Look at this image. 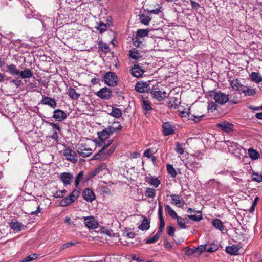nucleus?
Masks as SVG:
<instances>
[{
	"mask_svg": "<svg viewBox=\"0 0 262 262\" xmlns=\"http://www.w3.org/2000/svg\"><path fill=\"white\" fill-rule=\"evenodd\" d=\"M95 144L90 139L81 140L77 145V151L79 156L85 158L92 155L96 149Z\"/></svg>",
	"mask_w": 262,
	"mask_h": 262,
	"instance_id": "1",
	"label": "nucleus"
},
{
	"mask_svg": "<svg viewBox=\"0 0 262 262\" xmlns=\"http://www.w3.org/2000/svg\"><path fill=\"white\" fill-rule=\"evenodd\" d=\"M116 146L113 144L108 149L107 153L104 154L106 147H102L97 153L95 154L92 158V160H97L103 161L107 159L115 151Z\"/></svg>",
	"mask_w": 262,
	"mask_h": 262,
	"instance_id": "2",
	"label": "nucleus"
},
{
	"mask_svg": "<svg viewBox=\"0 0 262 262\" xmlns=\"http://www.w3.org/2000/svg\"><path fill=\"white\" fill-rule=\"evenodd\" d=\"M150 94L153 98L159 101H163L166 97V92L159 86H154L151 90Z\"/></svg>",
	"mask_w": 262,
	"mask_h": 262,
	"instance_id": "3",
	"label": "nucleus"
},
{
	"mask_svg": "<svg viewBox=\"0 0 262 262\" xmlns=\"http://www.w3.org/2000/svg\"><path fill=\"white\" fill-rule=\"evenodd\" d=\"M104 80L107 85L114 86L117 85L118 78L115 73L108 72L104 76Z\"/></svg>",
	"mask_w": 262,
	"mask_h": 262,
	"instance_id": "4",
	"label": "nucleus"
},
{
	"mask_svg": "<svg viewBox=\"0 0 262 262\" xmlns=\"http://www.w3.org/2000/svg\"><path fill=\"white\" fill-rule=\"evenodd\" d=\"M40 212V205L36 201L30 202L26 208V213L28 214H37Z\"/></svg>",
	"mask_w": 262,
	"mask_h": 262,
	"instance_id": "5",
	"label": "nucleus"
},
{
	"mask_svg": "<svg viewBox=\"0 0 262 262\" xmlns=\"http://www.w3.org/2000/svg\"><path fill=\"white\" fill-rule=\"evenodd\" d=\"M85 226L90 229H95L98 227L99 224L93 216L83 217Z\"/></svg>",
	"mask_w": 262,
	"mask_h": 262,
	"instance_id": "6",
	"label": "nucleus"
},
{
	"mask_svg": "<svg viewBox=\"0 0 262 262\" xmlns=\"http://www.w3.org/2000/svg\"><path fill=\"white\" fill-rule=\"evenodd\" d=\"M62 152L63 155L66 157L68 160L73 163H75L77 162V155L74 151L70 148H66Z\"/></svg>",
	"mask_w": 262,
	"mask_h": 262,
	"instance_id": "7",
	"label": "nucleus"
},
{
	"mask_svg": "<svg viewBox=\"0 0 262 262\" xmlns=\"http://www.w3.org/2000/svg\"><path fill=\"white\" fill-rule=\"evenodd\" d=\"M187 212L190 214V215H187L188 217L193 221L199 222L202 219V214L201 211H196L192 208H189Z\"/></svg>",
	"mask_w": 262,
	"mask_h": 262,
	"instance_id": "8",
	"label": "nucleus"
},
{
	"mask_svg": "<svg viewBox=\"0 0 262 262\" xmlns=\"http://www.w3.org/2000/svg\"><path fill=\"white\" fill-rule=\"evenodd\" d=\"M214 99L216 103L223 105L229 101V95L221 92L217 93L214 96Z\"/></svg>",
	"mask_w": 262,
	"mask_h": 262,
	"instance_id": "9",
	"label": "nucleus"
},
{
	"mask_svg": "<svg viewBox=\"0 0 262 262\" xmlns=\"http://www.w3.org/2000/svg\"><path fill=\"white\" fill-rule=\"evenodd\" d=\"M96 95L101 99L107 100L111 97L112 91L110 89L105 87L98 91Z\"/></svg>",
	"mask_w": 262,
	"mask_h": 262,
	"instance_id": "10",
	"label": "nucleus"
},
{
	"mask_svg": "<svg viewBox=\"0 0 262 262\" xmlns=\"http://www.w3.org/2000/svg\"><path fill=\"white\" fill-rule=\"evenodd\" d=\"M52 117L57 121L61 122L67 117L66 113L61 110L56 109L54 111Z\"/></svg>",
	"mask_w": 262,
	"mask_h": 262,
	"instance_id": "11",
	"label": "nucleus"
},
{
	"mask_svg": "<svg viewBox=\"0 0 262 262\" xmlns=\"http://www.w3.org/2000/svg\"><path fill=\"white\" fill-rule=\"evenodd\" d=\"M59 177L65 186L70 185L73 179V176L70 172H64L61 173Z\"/></svg>",
	"mask_w": 262,
	"mask_h": 262,
	"instance_id": "12",
	"label": "nucleus"
},
{
	"mask_svg": "<svg viewBox=\"0 0 262 262\" xmlns=\"http://www.w3.org/2000/svg\"><path fill=\"white\" fill-rule=\"evenodd\" d=\"M82 197L86 201L92 202L96 199L94 192L90 188H86L82 191Z\"/></svg>",
	"mask_w": 262,
	"mask_h": 262,
	"instance_id": "13",
	"label": "nucleus"
},
{
	"mask_svg": "<svg viewBox=\"0 0 262 262\" xmlns=\"http://www.w3.org/2000/svg\"><path fill=\"white\" fill-rule=\"evenodd\" d=\"M135 90L140 93H146L150 91V88L147 82H138L135 85Z\"/></svg>",
	"mask_w": 262,
	"mask_h": 262,
	"instance_id": "14",
	"label": "nucleus"
},
{
	"mask_svg": "<svg viewBox=\"0 0 262 262\" xmlns=\"http://www.w3.org/2000/svg\"><path fill=\"white\" fill-rule=\"evenodd\" d=\"M170 197L171 198V203L178 207L182 208L184 206V201L183 199H181V195L172 194L170 195Z\"/></svg>",
	"mask_w": 262,
	"mask_h": 262,
	"instance_id": "15",
	"label": "nucleus"
},
{
	"mask_svg": "<svg viewBox=\"0 0 262 262\" xmlns=\"http://www.w3.org/2000/svg\"><path fill=\"white\" fill-rule=\"evenodd\" d=\"M216 126L217 127L220 128L222 131L226 133H230L233 128V125L227 121L217 123Z\"/></svg>",
	"mask_w": 262,
	"mask_h": 262,
	"instance_id": "16",
	"label": "nucleus"
},
{
	"mask_svg": "<svg viewBox=\"0 0 262 262\" xmlns=\"http://www.w3.org/2000/svg\"><path fill=\"white\" fill-rule=\"evenodd\" d=\"M130 71L133 76L137 78L142 76L145 72V71L141 69L137 64H134V65L132 67Z\"/></svg>",
	"mask_w": 262,
	"mask_h": 262,
	"instance_id": "17",
	"label": "nucleus"
},
{
	"mask_svg": "<svg viewBox=\"0 0 262 262\" xmlns=\"http://www.w3.org/2000/svg\"><path fill=\"white\" fill-rule=\"evenodd\" d=\"M41 103L45 105H47L52 108H55L56 107V102L54 99L48 97L43 96L41 101Z\"/></svg>",
	"mask_w": 262,
	"mask_h": 262,
	"instance_id": "18",
	"label": "nucleus"
},
{
	"mask_svg": "<svg viewBox=\"0 0 262 262\" xmlns=\"http://www.w3.org/2000/svg\"><path fill=\"white\" fill-rule=\"evenodd\" d=\"M163 133L165 136L172 135L174 133L173 126L168 122H165L162 125Z\"/></svg>",
	"mask_w": 262,
	"mask_h": 262,
	"instance_id": "19",
	"label": "nucleus"
},
{
	"mask_svg": "<svg viewBox=\"0 0 262 262\" xmlns=\"http://www.w3.org/2000/svg\"><path fill=\"white\" fill-rule=\"evenodd\" d=\"M186 168L190 170L194 171L201 167V164L196 161H188L185 164Z\"/></svg>",
	"mask_w": 262,
	"mask_h": 262,
	"instance_id": "20",
	"label": "nucleus"
},
{
	"mask_svg": "<svg viewBox=\"0 0 262 262\" xmlns=\"http://www.w3.org/2000/svg\"><path fill=\"white\" fill-rule=\"evenodd\" d=\"M10 227L16 232L20 231L23 229L24 225L22 223H19L16 220H12L9 223Z\"/></svg>",
	"mask_w": 262,
	"mask_h": 262,
	"instance_id": "21",
	"label": "nucleus"
},
{
	"mask_svg": "<svg viewBox=\"0 0 262 262\" xmlns=\"http://www.w3.org/2000/svg\"><path fill=\"white\" fill-rule=\"evenodd\" d=\"M230 85L233 90L235 91H242L244 85L241 84L239 80L237 79H234L229 81Z\"/></svg>",
	"mask_w": 262,
	"mask_h": 262,
	"instance_id": "22",
	"label": "nucleus"
},
{
	"mask_svg": "<svg viewBox=\"0 0 262 262\" xmlns=\"http://www.w3.org/2000/svg\"><path fill=\"white\" fill-rule=\"evenodd\" d=\"M212 225L215 228L221 232H223L226 230V227L223 225V222L219 219H213L212 221Z\"/></svg>",
	"mask_w": 262,
	"mask_h": 262,
	"instance_id": "23",
	"label": "nucleus"
},
{
	"mask_svg": "<svg viewBox=\"0 0 262 262\" xmlns=\"http://www.w3.org/2000/svg\"><path fill=\"white\" fill-rule=\"evenodd\" d=\"M239 250V246L237 245H233L232 246H228L226 248V251L227 253L232 255H238V252Z\"/></svg>",
	"mask_w": 262,
	"mask_h": 262,
	"instance_id": "24",
	"label": "nucleus"
},
{
	"mask_svg": "<svg viewBox=\"0 0 262 262\" xmlns=\"http://www.w3.org/2000/svg\"><path fill=\"white\" fill-rule=\"evenodd\" d=\"M145 180L146 182L156 188L158 187L161 183L160 181L158 178H155L152 177H146Z\"/></svg>",
	"mask_w": 262,
	"mask_h": 262,
	"instance_id": "25",
	"label": "nucleus"
},
{
	"mask_svg": "<svg viewBox=\"0 0 262 262\" xmlns=\"http://www.w3.org/2000/svg\"><path fill=\"white\" fill-rule=\"evenodd\" d=\"M98 49L99 52H103L105 54L110 51V48L108 45L102 41H100L98 42Z\"/></svg>",
	"mask_w": 262,
	"mask_h": 262,
	"instance_id": "26",
	"label": "nucleus"
},
{
	"mask_svg": "<svg viewBox=\"0 0 262 262\" xmlns=\"http://www.w3.org/2000/svg\"><path fill=\"white\" fill-rule=\"evenodd\" d=\"M165 211L166 214L169 215L172 219H175L177 217V213L169 205L165 206Z\"/></svg>",
	"mask_w": 262,
	"mask_h": 262,
	"instance_id": "27",
	"label": "nucleus"
},
{
	"mask_svg": "<svg viewBox=\"0 0 262 262\" xmlns=\"http://www.w3.org/2000/svg\"><path fill=\"white\" fill-rule=\"evenodd\" d=\"M250 77L252 81L256 83L262 82V76L259 73L252 72L250 75Z\"/></svg>",
	"mask_w": 262,
	"mask_h": 262,
	"instance_id": "28",
	"label": "nucleus"
},
{
	"mask_svg": "<svg viewBox=\"0 0 262 262\" xmlns=\"http://www.w3.org/2000/svg\"><path fill=\"white\" fill-rule=\"evenodd\" d=\"M6 68L9 73L13 76H16L19 74L20 71L17 69L16 66L14 64L7 65Z\"/></svg>",
	"mask_w": 262,
	"mask_h": 262,
	"instance_id": "29",
	"label": "nucleus"
},
{
	"mask_svg": "<svg viewBox=\"0 0 262 262\" xmlns=\"http://www.w3.org/2000/svg\"><path fill=\"white\" fill-rule=\"evenodd\" d=\"M189 119L193 120L195 122H199L201 118L204 117V114L202 113L191 114L190 112L188 114Z\"/></svg>",
	"mask_w": 262,
	"mask_h": 262,
	"instance_id": "30",
	"label": "nucleus"
},
{
	"mask_svg": "<svg viewBox=\"0 0 262 262\" xmlns=\"http://www.w3.org/2000/svg\"><path fill=\"white\" fill-rule=\"evenodd\" d=\"M99 138L102 141H106L111 135L107 128L104 129L102 131L98 133Z\"/></svg>",
	"mask_w": 262,
	"mask_h": 262,
	"instance_id": "31",
	"label": "nucleus"
},
{
	"mask_svg": "<svg viewBox=\"0 0 262 262\" xmlns=\"http://www.w3.org/2000/svg\"><path fill=\"white\" fill-rule=\"evenodd\" d=\"M170 100L168 102V105L169 107L170 108H177L178 107V105L180 104V102L179 100V99L177 97H170Z\"/></svg>",
	"mask_w": 262,
	"mask_h": 262,
	"instance_id": "32",
	"label": "nucleus"
},
{
	"mask_svg": "<svg viewBox=\"0 0 262 262\" xmlns=\"http://www.w3.org/2000/svg\"><path fill=\"white\" fill-rule=\"evenodd\" d=\"M68 94L69 96L72 99L77 100L80 97V94L78 93L76 90L72 87L68 88Z\"/></svg>",
	"mask_w": 262,
	"mask_h": 262,
	"instance_id": "33",
	"label": "nucleus"
},
{
	"mask_svg": "<svg viewBox=\"0 0 262 262\" xmlns=\"http://www.w3.org/2000/svg\"><path fill=\"white\" fill-rule=\"evenodd\" d=\"M242 91L243 93L244 94L245 96H254L255 93L256 91L255 89H251L249 87L246 86L244 85L243 86V89L242 90Z\"/></svg>",
	"mask_w": 262,
	"mask_h": 262,
	"instance_id": "34",
	"label": "nucleus"
},
{
	"mask_svg": "<svg viewBox=\"0 0 262 262\" xmlns=\"http://www.w3.org/2000/svg\"><path fill=\"white\" fill-rule=\"evenodd\" d=\"M108 114L115 118H119L122 116V113L121 109L112 107V111Z\"/></svg>",
	"mask_w": 262,
	"mask_h": 262,
	"instance_id": "35",
	"label": "nucleus"
},
{
	"mask_svg": "<svg viewBox=\"0 0 262 262\" xmlns=\"http://www.w3.org/2000/svg\"><path fill=\"white\" fill-rule=\"evenodd\" d=\"M20 77L23 79L29 78L32 76L33 73L29 69H26L19 73Z\"/></svg>",
	"mask_w": 262,
	"mask_h": 262,
	"instance_id": "36",
	"label": "nucleus"
},
{
	"mask_svg": "<svg viewBox=\"0 0 262 262\" xmlns=\"http://www.w3.org/2000/svg\"><path fill=\"white\" fill-rule=\"evenodd\" d=\"M74 201L73 200V199L70 198V195L68 196H67L63 199H62L60 202V206L62 207H66L72 203H73Z\"/></svg>",
	"mask_w": 262,
	"mask_h": 262,
	"instance_id": "37",
	"label": "nucleus"
},
{
	"mask_svg": "<svg viewBox=\"0 0 262 262\" xmlns=\"http://www.w3.org/2000/svg\"><path fill=\"white\" fill-rule=\"evenodd\" d=\"M150 227V223L146 217H144L141 225L139 226V228L142 230H147Z\"/></svg>",
	"mask_w": 262,
	"mask_h": 262,
	"instance_id": "38",
	"label": "nucleus"
},
{
	"mask_svg": "<svg viewBox=\"0 0 262 262\" xmlns=\"http://www.w3.org/2000/svg\"><path fill=\"white\" fill-rule=\"evenodd\" d=\"M175 219L177 220V224L181 229H186L187 228L186 224L187 222H186V219L182 218L178 215L177 217Z\"/></svg>",
	"mask_w": 262,
	"mask_h": 262,
	"instance_id": "39",
	"label": "nucleus"
},
{
	"mask_svg": "<svg viewBox=\"0 0 262 262\" xmlns=\"http://www.w3.org/2000/svg\"><path fill=\"white\" fill-rule=\"evenodd\" d=\"M248 152L249 156L253 160L257 159L260 156L259 152L252 148L248 149Z\"/></svg>",
	"mask_w": 262,
	"mask_h": 262,
	"instance_id": "40",
	"label": "nucleus"
},
{
	"mask_svg": "<svg viewBox=\"0 0 262 262\" xmlns=\"http://www.w3.org/2000/svg\"><path fill=\"white\" fill-rule=\"evenodd\" d=\"M149 30L147 29H138L136 32L137 36L140 38L146 37L148 35Z\"/></svg>",
	"mask_w": 262,
	"mask_h": 262,
	"instance_id": "41",
	"label": "nucleus"
},
{
	"mask_svg": "<svg viewBox=\"0 0 262 262\" xmlns=\"http://www.w3.org/2000/svg\"><path fill=\"white\" fill-rule=\"evenodd\" d=\"M166 169L168 173L170 175L171 177L173 178L176 177L177 173L172 165L167 164L166 165Z\"/></svg>",
	"mask_w": 262,
	"mask_h": 262,
	"instance_id": "42",
	"label": "nucleus"
},
{
	"mask_svg": "<svg viewBox=\"0 0 262 262\" xmlns=\"http://www.w3.org/2000/svg\"><path fill=\"white\" fill-rule=\"evenodd\" d=\"M185 249H186L185 254L186 255L190 256V255H194L195 256H199L198 255V251H197L196 247H194L191 248L189 247H186Z\"/></svg>",
	"mask_w": 262,
	"mask_h": 262,
	"instance_id": "43",
	"label": "nucleus"
},
{
	"mask_svg": "<svg viewBox=\"0 0 262 262\" xmlns=\"http://www.w3.org/2000/svg\"><path fill=\"white\" fill-rule=\"evenodd\" d=\"M139 19L142 24L145 25H148L151 18L149 16H146L144 14H141L140 15Z\"/></svg>",
	"mask_w": 262,
	"mask_h": 262,
	"instance_id": "44",
	"label": "nucleus"
},
{
	"mask_svg": "<svg viewBox=\"0 0 262 262\" xmlns=\"http://www.w3.org/2000/svg\"><path fill=\"white\" fill-rule=\"evenodd\" d=\"M129 55L132 58L136 60H137L141 57V55H140L139 51L135 49L130 50L129 51Z\"/></svg>",
	"mask_w": 262,
	"mask_h": 262,
	"instance_id": "45",
	"label": "nucleus"
},
{
	"mask_svg": "<svg viewBox=\"0 0 262 262\" xmlns=\"http://www.w3.org/2000/svg\"><path fill=\"white\" fill-rule=\"evenodd\" d=\"M162 235V233H160L159 232H157L155 235L154 236H152V237H150V238H149L148 239H147L146 242V243L147 244H152V243H154L155 242H156V241H157L160 237Z\"/></svg>",
	"mask_w": 262,
	"mask_h": 262,
	"instance_id": "46",
	"label": "nucleus"
},
{
	"mask_svg": "<svg viewBox=\"0 0 262 262\" xmlns=\"http://www.w3.org/2000/svg\"><path fill=\"white\" fill-rule=\"evenodd\" d=\"M158 217L160 220V225L158 231L162 234L164 231L165 223L163 215H158Z\"/></svg>",
	"mask_w": 262,
	"mask_h": 262,
	"instance_id": "47",
	"label": "nucleus"
},
{
	"mask_svg": "<svg viewBox=\"0 0 262 262\" xmlns=\"http://www.w3.org/2000/svg\"><path fill=\"white\" fill-rule=\"evenodd\" d=\"M122 129V126L120 124H118L117 128H115V126H110L107 127V129L109 132L110 135L113 134L114 133L116 132L118 130H121Z\"/></svg>",
	"mask_w": 262,
	"mask_h": 262,
	"instance_id": "48",
	"label": "nucleus"
},
{
	"mask_svg": "<svg viewBox=\"0 0 262 262\" xmlns=\"http://www.w3.org/2000/svg\"><path fill=\"white\" fill-rule=\"evenodd\" d=\"M252 180L254 181L259 183L262 182V174H259L258 172H255L254 171H253L252 173Z\"/></svg>",
	"mask_w": 262,
	"mask_h": 262,
	"instance_id": "49",
	"label": "nucleus"
},
{
	"mask_svg": "<svg viewBox=\"0 0 262 262\" xmlns=\"http://www.w3.org/2000/svg\"><path fill=\"white\" fill-rule=\"evenodd\" d=\"M145 195L148 198H153L156 195V190L152 188H147L145 192Z\"/></svg>",
	"mask_w": 262,
	"mask_h": 262,
	"instance_id": "50",
	"label": "nucleus"
},
{
	"mask_svg": "<svg viewBox=\"0 0 262 262\" xmlns=\"http://www.w3.org/2000/svg\"><path fill=\"white\" fill-rule=\"evenodd\" d=\"M83 173H84L83 171H81L78 173V174L76 176L75 180V186L76 187H78V185L79 184L80 182L82 179L83 176Z\"/></svg>",
	"mask_w": 262,
	"mask_h": 262,
	"instance_id": "51",
	"label": "nucleus"
},
{
	"mask_svg": "<svg viewBox=\"0 0 262 262\" xmlns=\"http://www.w3.org/2000/svg\"><path fill=\"white\" fill-rule=\"evenodd\" d=\"M176 147L175 149L176 151L180 155L184 154V148H183V144L179 142H176Z\"/></svg>",
	"mask_w": 262,
	"mask_h": 262,
	"instance_id": "52",
	"label": "nucleus"
},
{
	"mask_svg": "<svg viewBox=\"0 0 262 262\" xmlns=\"http://www.w3.org/2000/svg\"><path fill=\"white\" fill-rule=\"evenodd\" d=\"M142 107L143 110L146 111L147 112L148 111H150L152 109L151 105L149 101L145 100H143V101Z\"/></svg>",
	"mask_w": 262,
	"mask_h": 262,
	"instance_id": "53",
	"label": "nucleus"
},
{
	"mask_svg": "<svg viewBox=\"0 0 262 262\" xmlns=\"http://www.w3.org/2000/svg\"><path fill=\"white\" fill-rule=\"evenodd\" d=\"M140 38V37L137 36V35L134 38H133V43L136 47H139L142 43V41L141 40Z\"/></svg>",
	"mask_w": 262,
	"mask_h": 262,
	"instance_id": "54",
	"label": "nucleus"
},
{
	"mask_svg": "<svg viewBox=\"0 0 262 262\" xmlns=\"http://www.w3.org/2000/svg\"><path fill=\"white\" fill-rule=\"evenodd\" d=\"M80 191L77 189L73 190L70 194V198H71L74 201H75L80 194Z\"/></svg>",
	"mask_w": 262,
	"mask_h": 262,
	"instance_id": "55",
	"label": "nucleus"
},
{
	"mask_svg": "<svg viewBox=\"0 0 262 262\" xmlns=\"http://www.w3.org/2000/svg\"><path fill=\"white\" fill-rule=\"evenodd\" d=\"M196 249L198 251V255H201L204 251H206L207 245H201L197 247Z\"/></svg>",
	"mask_w": 262,
	"mask_h": 262,
	"instance_id": "56",
	"label": "nucleus"
},
{
	"mask_svg": "<svg viewBox=\"0 0 262 262\" xmlns=\"http://www.w3.org/2000/svg\"><path fill=\"white\" fill-rule=\"evenodd\" d=\"M97 28L99 31V32L100 33H102L106 30L107 26L105 24L102 22H100Z\"/></svg>",
	"mask_w": 262,
	"mask_h": 262,
	"instance_id": "57",
	"label": "nucleus"
},
{
	"mask_svg": "<svg viewBox=\"0 0 262 262\" xmlns=\"http://www.w3.org/2000/svg\"><path fill=\"white\" fill-rule=\"evenodd\" d=\"M154 153V149L150 148L145 150V151L144 152V156L147 157V158H150L152 156Z\"/></svg>",
	"mask_w": 262,
	"mask_h": 262,
	"instance_id": "58",
	"label": "nucleus"
},
{
	"mask_svg": "<svg viewBox=\"0 0 262 262\" xmlns=\"http://www.w3.org/2000/svg\"><path fill=\"white\" fill-rule=\"evenodd\" d=\"M37 257L36 254H32L25 257L23 260V262H29L35 259Z\"/></svg>",
	"mask_w": 262,
	"mask_h": 262,
	"instance_id": "59",
	"label": "nucleus"
},
{
	"mask_svg": "<svg viewBox=\"0 0 262 262\" xmlns=\"http://www.w3.org/2000/svg\"><path fill=\"white\" fill-rule=\"evenodd\" d=\"M218 246L217 245L213 244L211 245L210 247H207L206 251L210 253H213L216 251L218 249Z\"/></svg>",
	"mask_w": 262,
	"mask_h": 262,
	"instance_id": "60",
	"label": "nucleus"
},
{
	"mask_svg": "<svg viewBox=\"0 0 262 262\" xmlns=\"http://www.w3.org/2000/svg\"><path fill=\"white\" fill-rule=\"evenodd\" d=\"M66 192L67 191L65 189L57 191L54 194V196L56 198H62L66 193Z\"/></svg>",
	"mask_w": 262,
	"mask_h": 262,
	"instance_id": "61",
	"label": "nucleus"
},
{
	"mask_svg": "<svg viewBox=\"0 0 262 262\" xmlns=\"http://www.w3.org/2000/svg\"><path fill=\"white\" fill-rule=\"evenodd\" d=\"M167 234L169 236L173 237L174 235V231H175L174 227L171 226H170L167 227Z\"/></svg>",
	"mask_w": 262,
	"mask_h": 262,
	"instance_id": "62",
	"label": "nucleus"
},
{
	"mask_svg": "<svg viewBox=\"0 0 262 262\" xmlns=\"http://www.w3.org/2000/svg\"><path fill=\"white\" fill-rule=\"evenodd\" d=\"M74 244V243H73L72 242H68V243H65L61 245V246L60 247V250H64L66 249H67V248L70 247L71 246H73Z\"/></svg>",
	"mask_w": 262,
	"mask_h": 262,
	"instance_id": "63",
	"label": "nucleus"
},
{
	"mask_svg": "<svg viewBox=\"0 0 262 262\" xmlns=\"http://www.w3.org/2000/svg\"><path fill=\"white\" fill-rule=\"evenodd\" d=\"M190 4L192 8L195 10H198L200 7V5L193 0H190Z\"/></svg>",
	"mask_w": 262,
	"mask_h": 262,
	"instance_id": "64",
	"label": "nucleus"
}]
</instances>
